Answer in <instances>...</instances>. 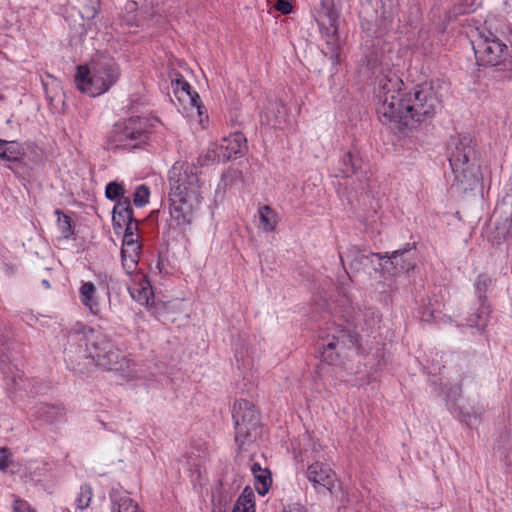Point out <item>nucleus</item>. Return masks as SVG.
I'll return each mask as SVG.
<instances>
[{
	"mask_svg": "<svg viewBox=\"0 0 512 512\" xmlns=\"http://www.w3.org/2000/svg\"><path fill=\"white\" fill-rule=\"evenodd\" d=\"M64 359L73 371L83 373L87 364L106 370L122 371L129 360L103 333L77 322L67 332Z\"/></svg>",
	"mask_w": 512,
	"mask_h": 512,
	"instance_id": "f257e3e1",
	"label": "nucleus"
},
{
	"mask_svg": "<svg viewBox=\"0 0 512 512\" xmlns=\"http://www.w3.org/2000/svg\"><path fill=\"white\" fill-rule=\"evenodd\" d=\"M170 185V216L176 226H189L202 201V183L198 168L189 163L176 162L168 173Z\"/></svg>",
	"mask_w": 512,
	"mask_h": 512,
	"instance_id": "f03ea898",
	"label": "nucleus"
},
{
	"mask_svg": "<svg viewBox=\"0 0 512 512\" xmlns=\"http://www.w3.org/2000/svg\"><path fill=\"white\" fill-rule=\"evenodd\" d=\"M441 106L440 96L433 83L419 84L405 93L391 124L399 131L413 128L415 124L433 118Z\"/></svg>",
	"mask_w": 512,
	"mask_h": 512,
	"instance_id": "7ed1b4c3",
	"label": "nucleus"
},
{
	"mask_svg": "<svg viewBox=\"0 0 512 512\" xmlns=\"http://www.w3.org/2000/svg\"><path fill=\"white\" fill-rule=\"evenodd\" d=\"M448 151L455 180L461 183L464 189L476 187L482 177L472 138L468 135L452 136L448 142Z\"/></svg>",
	"mask_w": 512,
	"mask_h": 512,
	"instance_id": "20e7f679",
	"label": "nucleus"
},
{
	"mask_svg": "<svg viewBox=\"0 0 512 512\" xmlns=\"http://www.w3.org/2000/svg\"><path fill=\"white\" fill-rule=\"evenodd\" d=\"M373 74L376 76L375 94L378 99L377 114L384 124H391L399 105L404 98L405 93L402 92L404 83L402 79L389 67H381L379 70L372 63V59L368 60Z\"/></svg>",
	"mask_w": 512,
	"mask_h": 512,
	"instance_id": "39448f33",
	"label": "nucleus"
},
{
	"mask_svg": "<svg viewBox=\"0 0 512 512\" xmlns=\"http://www.w3.org/2000/svg\"><path fill=\"white\" fill-rule=\"evenodd\" d=\"M120 68L110 57H100L93 62L92 68L78 66L75 74L77 88L89 96L95 97L107 92L119 79Z\"/></svg>",
	"mask_w": 512,
	"mask_h": 512,
	"instance_id": "423d86ee",
	"label": "nucleus"
},
{
	"mask_svg": "<svg viewBox=\"0 0 512 512\" xmlns=\"http://www.w3.org/2000/svg\"><path fill=\"white\" fill-rule=\"evenodd\" d=\"M148 140V120L143 117H130L115 123L108 133L109 149H132Z\"/></svg>",
	"mask_w": 512,
	"mask_h": 512,
	"instance_id": "0eeeda50",
	"label": "nucleus"
},
{
	"mask_svg": "<svg viewBox=\"0 0 512 512\" xmlns=\"http://www.w3.org/2000/svg\"><path fill=\"white\" fill-rule=\"evenodd\" d=\"M235 428V442L239 449L255 441L260 433V421L255 406L250 401H235L232 410Z\"/></svg>",
	"mask_w": 512,
	"mask_h": 512,
	"instance_id": "6e6552de",
	"label": "nucleus"
},
{
	"mask_svg": "<svg viewBox=\"0 0 512 512\" xmlns=\"http://www.w3.org/2000/svg\"><path fill=\"white\" fill-rule=\"evenodd\" d=\"M471 44L479 66H498L505 59L507 46L491 31L477 29V37Z\"/></svg>",
	"mask_w": 512,
	"mask_h": 512,
	"instance_id": "1a4fd4ad",
	"label": "nucleus"
},
{
	"mask_svg": "<svg viewBox=\"0 0 512 512\" xmlns=\"http://www.w3.org/2000/svg\"><path fill=\"white\" fill-rule=\"evenodd\" d=\"M339 11L335 8L333 0H322L317 12L316 21L322 35L326 38L327 47L331 53V60L334 63L339 61V50L341 46L338 35Z\"/></svg>",
	"mask_w": 512,
	"mask_h": 512,
	"instance_id": "9d476101",
	"label": "nucleus"
},
{
	"mask_svg": "<svg viewBox=\"0 0 512 512\" xmlns=\"http://www.w3.org/2000/svg\"><path fill=\"white\" fill-rule=\"evenodd\" d=\"M15 342L0 343V369L8 385H12L15 390H24L28 393H34L33 388H29L30 381L23 378V373L18 369V353Z\"/></svg>",
	"mask_w": 512,
	"mask_h": 512,
	"instance_id": "9b49d317",
	"label": "nucleus"
},
{
	"mask_svg": "<svg viewBox=\"0 0 512 512\" xmlns=\"http://www.w3.org/2000/svg\"><path fill=\"white\" fill-rule=\"evenodd\" d=\"M306 478L317 492L325 489L331 496H337V476L328 464L321 461L310 464L306 470Z\"/></svg>",
	"mask_w": 512,
	"mask_h": 512,
	"instance_id": "f8f14e48",
	"label": "nucleus"
},
{
	"mask_svg": "<svg viewBox=\"0 0 512 512\" xmlns=\"http://www.w3.org/2000/svg\"><path fill=\"white\" fill-rule=\"evenodd\" d=\"M415 250L414 243H406L404 248L388 253L386 263L391 265V271L394 275L407 273L415 267L412 251Z\"/></svg>",
	"mask_w": 512,
	"mask_h": 512,
	"instance_id": "ddd939ff",
	"label": "nucleus"
},
{
	"mask_svg": "<svg viewBox=\"0 0 512 512\" xmlns=\"http://www.w3.org/2000/svg\"><path fill=\"white\" fill-rule=\"evenodd\" d=\"M246 138L242 133L236 132L227 138H224L218 144V153L223 163L243 155L247 149Z\"/></svg>",
	"mask_w": 512,
	"mask_h": 512,
	"instance_id": "4468645a",
	"label": "nucleus"
},
{
	"mask_svg": "<svg viewBox=\"0 0 512 512\" xmlns=\"http://www.w3.org/2000/svg\"><path fill=\"white\" fill-rule=\"evenodd\" d=\"M346 258L349 260V267L353 273L360 272L370 263L373 262V258L376 257L378 260H383L388 257V253H374L364 254L357 246L348 248Z\"/></svg>",
	"mask_w": 512,
	"mask_h": 512,
	"instance_id": "2eb2a0df",
	"label": "nucleus"
},
{
	"mask_svg": "<svg viewBox=\"0 0 512 512\" xmlns=\"http://www.w3.org/2000/svg\"><path fill=\"white\" fill-rule=\"evenodd\" d=\"M109 498L110 512H142L138 503L125 492L112 489Z\"/></svg>",
	"mask_w": 512,
	"mask_h": 512,
	"instance_id": "dca6fc26",
	"label": "nucleus"
},
{
	"mask_svg": "<svg viewBox=\"0 0 512 512\" xmlns=\"http://www.w3.org/2000/svg\"><path fill=\"white\" fill-rule=\"evenodd\" d=\"M137 283L129 289L131 297L141 305H150L153 303V290L152 286L144 274H137Z\"/></svg>",
	"mask_w": 512,
	"mask_h": 512,
	"instance_id": "f3484780",
	"label": "nucleus"
},
{
	"mask_svg": "<svg viewBox=\"0 0 512 512\" xmlns=\"http://www.w3.org/2000/svg\"><path fill=\"white\" fill-rule=\"evenodd\" d=\"M33 410L34 416L50 424L62 421L66 415V408L62 404L42 403L36 405Z\"/></svg>",
	"mask_w": 512,
	"mask_h": 512,
	"instance_id": "a211bd4d",
	"label": "nucleus"
},
{
	"mask_svg": "<svg viewBox=\"0 0 512 512\" xmlns=\"http://www.w3.org/2000/svg\"><path fill=\"white\" fill-rule=\"evenodd\" d=\"M362 168V159L357 152L344 154L339 161L336 177H350Z\"/></svg>",
	"mask_w": 512,
	"mask_h": 512,
	"instance_id": "6ab92c4d",
	"label": "nucleus"
},
{
	"mask_svg": "<svg viewBox=\"0 0 512 512\" xmlns=\"http://www.w3.org/2000/svg\"><path fill=\"white\" fill-rule=\"evenodd\" d=\"M250 470L255 479V489L261 496L268 493L272 485L271 471L268 468H262L257 462L250 465Z\"/></svg>",
	"mask_w": 512,
	"mask_h": 512,
	"instance_id": "aec40b11",
	"label": "nucleus"
},
{
	"mask_svg": "<svg viewBox=\"0 0 512 512\" xmlns=\"http://www.w3.org/2000/svg\"><path fill=\"white\" fill-rule=\"evenodd\" d=\"M133 216L130 199L128 197L120 198L113 208L112 221L114 228H122L123 222H127V220L131 221Z\"/></svg>",
	"mask_w": 512,
	"mask_h": 512,
	"instance_id": "412c9836",
	"label": "nucleus"
},
{
	"mask_svg": "<svg viewBox=\"0 0 512 512\" xmlns=\"http://www.w3.org/2000/svg\"><path fill=\"white\" fill-rule=\"evenodd\" d=\"M491 309L487 302H478V307L468 315L466 323L470 327L484 330L490 318Z\"/></svg>",
	"mask_w": 512,
	"mask_h": 512,
	"instance_id": "4be33fe9",
	"label": "nucleus"
},
{
	"mask_svg": "<svg viewBox=\"0 0 512 512\" xmlns=\"http://www.w3.org/2000/svg\"><path fill=\"white\" fill-rule=\"evenodd\" d=\"M81 303L90 310L91 313L99 312V303L96 299V287L92 282H84L79 289Z\"/></svg>",
	"mask_w": 512,
	"mask_h": 512,
	"instance_id": "5701e85b",
	"label": "nucleus"
},
{
	"mask_svg": "<svg viewBox=\"0 0 512 512\" xmlns=\"http://www.w3.org/2000/svg\"><path fill=\"white\" fill-rule=\"evenodd\" d=\"M442 304L435 300L434 302L430 297L424 298L419 307V314L422 321L430 322L437 318V314L441 311Z\"/></svg>",
	"mask_w": 512,
	"mask_h": 512,
	"instance_id": "b1692460",
	"label": "nucleus"
},
{
	"mask_svg": "<svg viewBox=\"0 0 512 512\" xmlns=\"http://www.w3.org/2000/svg\"><path fill=\"white\" fill-rule=\"evenodd\" d=\"M493 217L504 219L512 227V189L497 203Z\"/></svg>",
	"mask_w": 512,
	"mask_h": 512,
	"instance_id": "393cba45",
	"label": "nucleus"
},
{
	"mask_svg": "<svg viewBox=\"0 0 512 512\" xmlns=\"http://www.w3.org/2000/svg\"><path fill=\"white\" fill-rule=\"evenodd\" d=\"M232 512H255L254 492L251 487L244 488Z\"/></svg>",
	"mask_w": 512,
	"mask_h": 512,
	"instance_id": "a878e982",
	"label": "nucleus"
},
{
	"mask_svg": "<svg viewBox=\"0 0 512 512\" xmlns=\"http://www.w3.org/2000/svg\"><path fill=\"white\" fill-rule=\"evenodd\" d=\"M286 109L282 103L273 102L266 109V116L269 124L273 127L281 128L282 123L285 122Z\"/></svg>",
	"mask_w": 512,
	"mask_h": 512,
	"instance_id": "bb28decb",
	"label": "nucleus"
},
{
	"mask_svg": "<svg viewBox=\"0 0 512 512\" xmlns=\"http://www.w3.org/2000/svg\"><path fill=\"white\" fill-rule=\"evenodd\" d=\"M23 154L21 146L14 141L0 139V158L8 161H17Z\"/></svg>",
	"mask_w": 512,
	"mask_h": 512,
	"instance_id": "cd10ccee",
	"label": "nucleus"
},
{
	"mask_svg": "<svg viewBox=\"0 0 512 512\" xmlns=\"http://www.w3.org/2000/svg\"><path fill=\"white\" fill-rule=\"evenodd\" d=\"M260 224L265 232H272L277 225V214L268 205H264L258 210Z\"/></svg>",
	"mask_w": 512,
	"mask_h": 512,
	"instance_id": "c85d7f7f",
	"label": "nucleus"
},
{
	"mask_svg": "<svg viewBox=\"0 0 512 512\" xmlns=\"http://www.w3.org/2000/svg\"><path fill=\"white\" fill-rule=\"evenodd\" d=\"M93 497V489L91 485L84 484L80 487V490L75 498L76 508L84 510L89 507Z\"/></svg>",
	"mask_w": 512,
	"mask_h": 512,
	"instance_id": "c756f323",
	"label": "nucleus"
},
{
	"mask_svg": "<svg viewBox=\"0 0 512 512\" xmlns=\"http://www.w3.org/2000/svg\"><path fill=\"white\" fill-rule=\"evenodd\" d=\"M492 284V279L487 274L478 275L475 281V291L478 298V302H487L486 300V292Z\"/></svg>",
	"mask_w": 512,
	"mask_h": 512,
	"instance_id": "7c9ffc66",
	"label": "nucleus"
},
{
	"mask_svg": "<svg viewBox=\"0 0 512 512\" xmlns=\"http://www.w3.org/2000/svg\"><path fill=\"white\" fill-rule=\"evenodd\" d=\"M55 213L58 216L57 226L59 231L61 232L62 237L65 239H69L74 233L71 218L68 215L64 214L62 211H60L59 209H57Z\"/></svg>",
	"mask_w": 512,
	"mask_h": 512,
	"instance_id": "2f4dec72",
	"label": "nucleus"
},
{
	"mask_svg": "<svg viewBox=\"0 0 512 512\" xmlns=\"http://www.w3.org/2000/svg\"><path fill=\"white\" fill-rule=\"evenodd\" d=\"M125 188L122 183L113 181L107 184L105 189V196L112 201H118L120 198H126Z\"/></svg>",
	"mask_w": 512,
	"mask_h": 512,
	"instance_id": "473e14b6",
	"label": "nucleus"
},
{
	"mask_svg": "<svg viewBox=\"0 0 512 512\" xmlns=\"http://www.w3.org/2000/svg\"><path fill=\"white\" fill-rule=\"evenodd\" d=\"M87 3L83 6L80 13L83 19L92 20L99 13L100 0H86Z\"/></svg>",
	"mask_w": 512,
	"mask_h": 512,
	"instance_id": "72a5a7b5",
	"label": "nucleus"
},
{
	"mask_svg": "<svg viewBox=\"0 0 512 512\" xmlns=\"http://www.w3.org/2000/svg\"><path fill=\"white\" fill-rule=\"evenodd\" d=\"M150 191L148 186L142 184L136 188L133 195V203L137 207H143L149 202Z\"/></svg>",
	"mask_w": 512,
	"mask_h": 512,
	"instance_id": "f704fd0d",
	"label": "nucleus"
},
{
	"mask_svg": "<svg viewBox=\"0 0 512 512\" xmlns=\"http://www.w3.org/2000/svg\"><path fill=\"white\" fill-rule=\"evenodd\" d=\"M198 162L200 165L222 162V160H220V153H218V144L211 145L207 151L199 157Z\"/></svg>",
	"mask_w": 512,
	"mask_h": 512,
	"instance_id": "c9c22d12",
	"label": "nucleus"
},
{
	"mask_svg": "<svg viewBox=\"0 0 512 512\" xmlns=\"http://www.w3.org/2000/svg\"><path fill=\"white\" fill-rule=\"evenodd\" d=\"M141 251L140 243L136 244H122L121 248V257L131 256V257H139Z\"/></svg>",
	"mask_w": 512,
	"mask_h": 512,
	"instance_id": "e433bc0d",
	"label": "nucleus"
},
{
	"mask_svg": "<svg viewBox=\"0 0 512 512\" xmlns=\"http://www.w3.org/2000/svg\"><path fill=\"white\" fill-rule=\"evenodd\" d=\"M122 258V266L125 269L127 274H132L138 266L139 263V257H131L125 255V257Z\"/></svg>",
	"mask_w": 512,
	"mask_h": 512,
	"instance_id": "4c0bfd02",
	"label": "nucleus"
},
{
	"mask_svg": "<svg viewBox=\"0 0 512 512\" xmlns=\"http://www.w3.org/2000/svg\"><path fill=\"white\" fill-rule=\"evenodd\" d=\"M472 12L463 2L456 4L448 14L449 19L457 18L460 15Z\"/></svg>",
	"mask_w": 512,
	"mask_h": 512,
	"instance_id": "58836bf2",
	"label": "nucleus"
},
{
	"mask_svg": "<svg viewBox=\"0 0 512 512\" xmlns=\"http://www.w3.org/2000/svg\"><path fill=\"white\" fill-rule=\"evenodd\" d=\"M13 512H35V511L33 509H31L30 505L26 501L17 497L14 499Z\"/></svg>",
	"mask_w": 512,
	"mask_h": 512,
	"instance_id": "ea45409f",
	"label": "nucleus"
},
{
	"mask_svg": "<svg viewBox=\"0 0 512 512\" xmlns=\"http://www.w3.org/2000/svg\"><path fill=\"white\" fill-rule=\"evenodd\" d=\"M174 85H175L176 92L181 91V92L185 93L186 95H191V86L182 77L179 79H176L174 82Z\"/></svg>",
	"mask_w": 512,
	"mask_h": 512,
	"instance_id": "a19ab883",
	"label": "nucleus"
},
{
	"mask_svg": "<svg viewBox=\"0 0 512 512\" xmlns=\"http://www.w3.org/2000/svg\"><path fill=\"white\" fill-rule=\"evenodd\" d=\"M123 226H125L126 234H137L138 231V221L133 216L131 221L127 220V222H123Z\"/></svg>",
	"mask_w": 512,
	"mask_h": 512,
	"instance_id": "79ce46f5",
	"label": "nucleus"
},
{
	"mask_svg": "<svg viewBox=\"0 0 512 512\" xmlns=\"http://www.w3.org/2000/svg\"><path fill=\"white\" fill-rule=\"evenodd\" d=\"M10 457V451L8 448H0V470L4 471L8 467V459Z\"/></svg>",
	"mask_w": 512,
	"mask_h": 512,
	"instance_id": "37998d69",
	"label": "nucleus"
},
{
	"mask_svg": "<svg viewBox=\"0 0 512 512\" xmlns=\"http://www.w3.org/2000/svg\"><path fill=\"white\" fill-rule=\"evenodd\" d=\"M339 343V337L332 335L331 339H328V342L322 345L323 351H336Z\"/></svg>",
	"mask_w": 512,
	"mask_h": 512,
	"instance_id": "c03bdc74",
	"label": "nucleus"
},
{
	"mask_svg": "<svg viewBox=\"0 0 512 512\" xmlns=\"http://www.w3.org/2000/svg\"><path fill=\"white\" fill-rule=\"evenodd\" d=\"M275 8L283 14H288L292 11V5L287 0H278L275 4Z\"/></svg>",
	"mask_w": 512,
	"mask_h": 512,
	"instance_id": "a18cd8bd",
	"label": "nucleus"
},
{
	"mask_svg": "<svg viewBox=\"0 0 512 512\" xmlns=\"http://www.w3.org/2000/svg\"><path fill=\"white\" fill-rule=\"evenodd\" d=\"M282 512H308V510L300 503H291L284 506Z\"/></svg>",
	"mask_w": 512,
	"mask_h": 512,
	"instance_id": "49530a36",
	"label": "nucleus"
},
{
	"mask_svg": "<svg viewBox=\"0 0 512 512\" xmlns=\"http://www.w3.org/2000/svg\"><path fill=\"white\" fill-rule=\"evenodd\" d=\"M188 96L190 98L191 104L197 108L199 115H201V108L203 106L201 104L200 96L198 95V93L191 90V95Z\"/></svg>",
	"mask_w": 512,
	"mask_h": 512,
	"instance_id": "de8ad7c7",
	"label": "nucleus"
},
{
	"mask_svg": "<svg viewBox=\"0 0 512 512\" xmlns=\"http://www.w3.org/2000/svg\"><path fill=\"white\" fill-rule=\"evenodd\" d=\"M338 354L336 351H322L321 358L323 361L327 362L328 364L334 363V361L337 359Z\"/></svg>",
	"mask_w": 512,
	"mask_h": 512,
	"instance_id": "09e8293b",
	"label": "nucleus"
},
{
	"mask_svg": "<svg viewBox=\"0 0 512 512\" xmlns=\"http://www.w3.org/2000/svg\"><path fill=\"white\" fill-rule=\"evenodd\" d=\"M139 243L137 234L124 233L122 244H136Z\"/></svg>",
	"mask_w": 512,
	"mask_h": 512,
	"instance_id": "8fccbe9b",
	"label": "nucleus"
},
{
	"mask_svg": "<svg viewBox=\"0 0 512 512\" xmlns=\"http://www.w3.org/2000/svg\"><path fill=\"white\" fill-rule=\"evenodd\" d=\"M396 9L394 7H390L389 10L383 6L382 16L384 19L391 20L395 15Z\"/></svg>",
	"mask_w": 512,
	"mask_h": 512,
	"instance_id": "3c124183",
	"label": "nucleus"
},
{
	"mask_svg": "<svg viewBox=\"0 0 512 512\" xmlns=\"http://www.w3.org/2000/svg\"><path fill=\"white\" fill-rule=\"evenodd\" d=\"M477 0H462V2L465 4L467 8H469L472 12L475 10V6Z\"/></svg>",
	"mask_w": 512,
	"mask_h": 512,
	"instance_id": "603ef678",
	"label": "nucleus"
},
{
	"mask_svg": "<svg viewBox=\"0 0 512 512\" xmlns=\"http://www.w3.org/2000/svg\"><path fill=\"white\" fill-rule=\"evenodd\" d=\"M504 462L506 465L512 466V453H508L504 456Z\"/></svg>",
	"mask_w": 512,
	"mask_h": 512,
	"instance_id": "864d4df0",
	"label": "nucleus"
},
{
	"mask_svg": "<svg viewBox=\"0 0 512 512\" xmlns=\"http://www.w3.org/2000/svg\"><path fill=\"white\" fill-rule=\"evenodd\" d=\"M42 284L45 286V288H47V289H48V288H50V283H49V281H48V280L44 279V280L42 281Z\"/></svg>",
	"mask_w": 512,
	"mask_h": 512,
	"instance_id": "5fc2aeb1",
	"label": "nucleus"
},
{
	"mask_svg": "<svg viewBox=\"0 0 512 512\" xmlns=\"http://www.w3.org/2000/svg\"><path fill=\"white\" fill-rule=\"evenodd\" d=\"M229 176H230V173L223 175L222 181H224L226 183Z\"/></svg>",
	"mask_w": 512,
	"mask_h": 512,
	"instance_id": "6e6d98bb",
	"label": "nucleus"
},
{
	"mask_svg": "<svg viewBox=\"0 0 512 512\" xmlns=\"http://www.w3.org/2000/svg\"><path fill=\"white\" fill-rule=\"evenodd\" d=\"M346 335H345V332L344 331H341V336H338L339 339L340 338H344ZM341 342H344V339H341Z\"/></svg>",
	"mask_w": 512,
	"mask_h": 512,
	"instance_id": "4d7b16f0",
	"label": "nucleus"
},
{
	"mask_svg": "<svg viewBox=\"0 0 512 512\" xmlns=\"http://www.w3.org/2000/svg\"><path fill=\"white\" fill-rule=\"evenodd\" d=\"M460 391H461V389H460V387H458L456 389V391H455V396H459L460 395Z\"/></svg>",
	"mask_w": 512,
	"mask_h": 512,
	"instance_id": "13d9d810",
	"label": "nucleus"
},
{
	"mask_svg": "<svg viewBox=\"0 0 512 512\" xmlns=\"http://www.w3.org/2000/svg\"><path fill=\"white\" fill-rule=\"evenodd\" d=\"M339 257H340V261H341V263H342V264H344V258H343V256L340 254V256H339Z\"/></svg>",
	"mask_w": 512,
	"mask_h": 512,
	"instance_id": "bf43d9fd",
	"label": "nucleus"
},
{
	"mask_svg": "<svg viewBox=\"0 0 512 512\" xmlns=\"http://www.w3.org/2000/svg\"><path fill=\"white\" fill-rule=\"evenodd\" d=\"M498 449H499V450L505 449V446H504V445H500V444H499Z\"/></svg>",
	"mask_w": 512,
	"mask_h": 512,
	"instance_id": "052dcab7",
	"label": "nucleus"
},
{
	"mask_svg": "<svg viewBox=\"0 0 512 512\" xmlns=\"http://www.w3.org/2000/svg\"><path fill=\"white\" fill-rule=\"evenodd\" d=\"M237 174H238V172H237V171H233V172H232V175L237 176Z\"/></svg>",
	"mask_w": 512,
	"mask_h": 512,
	"instance_id": "680f3d73",
	"label": "nucleus"
},
{
	"mask_svg": "<svg viewBox=\"0 0 512 512\" xmlns=\"http://www.w3.org/2000/svg\"><path fill=\"white\" fill-rule=\"evenodd\" d=\"M506 233H507V231H503V233H502L503 237H505Z\"/></svg>",
	"mask_w": 512,
	"mask_h": 512,
	"instance_id": "e2e57ef3",
	"label": "nucleus"
}]
</instances>
